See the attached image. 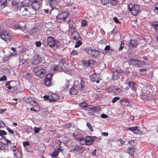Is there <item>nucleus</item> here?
I'll return each mask as SVG.
<instances>
[{"mask_svg": "<svg viewBox=\"0 0 158 158\" xmlns=\"http://www.w3.org/2000/svg\"><path fill=\"white\" fill-rule=\"evenodd\" d=\"M124 41L122 40L121 41L120 45L118 49V50H117L116 52H118V51L119 52L121 50H122L123 48L124 47Z\"/></svg>", "mask_w": 158, "mask_h": 158, "instance_id": "32", "label": "nucleus"}, {"mask_svg": "<svg viewBox=\"0 0 158 158\" xmlns=\"http://www.w3.org/2000/svg\"><path fill=\"white\" fill-rule=\"evenodd\" d=\"M69 26L73 25L74 24V21L72 19H70L68 21Z\"/></svg>", "mask_w": 158, "mask_h": 158, "instance_id": "58", "label": "nucleus"}, {"mask_svg": "<svg viewBox=\"0 0 158 158\" xmlns=\"http://www.w3.org/2000/svg\"><path fill=\"white\" fill-rule=\"evenodd\" d=\"M6 80V77L5 75H3L0 77V81H4Z\"/></svg>", "mask_w": 158, "mask_h": 158, "instance_id": "54", "label": "nucleus"}, {"mask_svg": "<svg viewBox=\"0 0 158 158\" xmlns=\"http://www.w3.org/2000/svg\"><path fill=\"white\" fill-rule=\"evenodd\" d=\"M73 40L77 41L78 40H81L82 39L79 35V33L77 31L71 33Z\"/></svg>", "mask_w": 158, "mask_h": 158, "instance_id": "16", "label": "nucleus"}, {"mask_svg": "<svg viewBox=\"0 0 158 158\" xmlns=\"http://www.w3.org/2000/svg\"><path fill=\"white\" fill-rule=\"evenodd\" d=\"M59 152V151L58 150H55L52 154V157H53L57 156L58 155Z\"/></svg>", "mask_w": 158, "mask_h": 158, "instance_id": "40", "label": "nucleus"}, {"mask_svg": "<svg viewBox=\"0 0 158 158\" xmlns=\"http://www.w3.org/2000/svg\"><path fill=\"white\" fill-rule=\"evenodd\" d=\"M83 50L89 56H90L91 52H92V49L88 47H85L83 48Z\"/></svg>", "mask_w": 158, "mask_h": 158, "instance_id": "34", "label": "nucleus"}, {"mask_svg": "<svg viewBox=\"0 0 158 158\" xmlns=\"http://www.w3.org/2000/svg\"><path fill=\"white\" fill-rule=\"evenodd\" d=\"M13 154L15 158H22V156L21 153L19 152L18 150L16 151L13 152Z\"/></svg>", "mask_w": 158, "mask_h": 158, "instance_id": "29", "label": "nucleus"}, {"mask_svg": "<svg viewBox=\"0 0 158 158\" xmlns=\"http://www.w3.org/2000/svg\"><path fill=\"white\" fill-rule=\"evenodd\" d=\"M152 26L155 31L158 33V22H154L152 23Z\"/></svg>", "mask_w": 158, "mask_h": 158, "instance_id": "28", "label": "nucleus"}, {"mask_svg": "<svg viewBox=\"0 0 158 158\" xmlns=\"http://www.w3.org/2000/svg\"><path fill=\"white\" fill-rule=\"evenodd\" d=\"M117 144L119 146H122L125 143V141L121 139H118L116 141Z\"/></svg>", "mask_w": 158, "mask_h": 158, "instance_id": "37", "label": "nucleus"}, {"mask_svg": "<svg viewBox=\"0 0 158 158\" xmlns=\"http://www.w3.org/2000/svg\"><path fill=\"white\" fill-rule=\"evenodd\" d=\"M121 70L116 71L114 73L112 77V79L113 80L115 81L117 80L120 76V73H121Z\"/></svg>", "mask_w": 158, "mask_h": 158, "instance_id": "18", "label": "nucleus"}, {"mask_svg": "<svg viewBox=\"0 0 158 158\" xmlns=\"http://www.w3.org/2000/svg\"><path fill=\"white\" fill-rule=\"evenodd\" d=\"M127 152L130 156H133L135 152V148L133 147L129 148L127 150Z\"/></svg>", "mask_w": 158, "mask_h": 158, "instance_id": "27", "label": "nucleus"}, {"mask_svg": "<svg viewBox=\"0 0 158 158\" xmlns=\"http://www.w3.org/2000/svg\"><path fill=\"white\" fill-rule=\"evenodd\" d=\"M23 146L25 147L26 146L29 145V143L28 142L25 141L23 142Z\"/></svg>", "mask_w": 158, "mask_h": 158, "instance_id": "61", "label": "nucleus"}, {"mask_svg": "<svg viewBox=\"0 0 158 158\" xmlns=\"http://www.w3.org/2000/svg\"><path fill=\"white\" fill-rule=\"evenodd\" d=\"M113 19L115 23H120V22L118 21L117 17H114L113 18Z\"/></svg>", "mask_w": 158, "mask_h": 158, "instance_id": "59", "label": "nucleus"}, {"mask_svg": "<svg viewBox=\"0 0 158 158\" xmlns=\"http://www.w3.org/2000/svg\"><path fill=\"white\" fill-rule=\"evenodd\" d=\"M82 63L86 67L90 66L92 65L94 63V61L91 60H84L82 61Z\"/></svg>", "mask_w": 158, "mask_h": 158, "instance_id": "21", "label": "nucleus"}, {"mask_svg": "<svg viewBox=\"0 0 158 158\" xmlns=\"http://www.w3.org/2000/svg\"><path fill=\"white\" fill-rule=\"evenodd\" d=\"M76 28L74 25L69 26V30L71 33L76 31Z\"/></svg>", "mask_w": 158, "mask_h": 158, "instance_id": "35", "label": "nucleus"}, {"mask_svg": "<svg viewBox=\"0 0 158 158\" xmlns=\"http://www.w3.org/2000/svg\"><path fill=\"white\" fill-rule=\"evenodd\" d=\"M100 79V76L98 74L95 73L90 77L91 80L93 82H96L97 83H99Z\"/></svg>", "mask_w": 158, "mask_h": 158, "instance_id": "14", "label": "nucleus"}, {"mask_svg": "<svg viewBox=\"0 0 158 158\" xmlns=\"http://www.w3.org/2000/svg\"><path fill=\"white\" fill-rule=\"evenodd\" d=\"M33 1V0H25L23 5L28 8L31 7Z\"/></svg>", "mask_w": 158, "mask_h": 158, "instance_id": "23", "label": "nucleus"}, {"mask_svg": "<svg viewBox=\"0 0 158 158\" xmlns=\"http://www.w3.org/2000/svg\"><path fill=\"white\" fill-rule=\"evenodd\" d=\"M43 44L45 47L48 46L51 48H52L56 46L58 48L60 45V42L56 40L52 37L49 36L47 38V43L44 42Z\"/></svg>", "mask_w": 158, "mask_h": 158, "instance_id": "1", "label": "nucleus"}, {"mask_svg": "<svg viewBox=\"0 0 158 158\" xmlns=\"http://www.w3.org/2000/svg\"><path fill=\"white\" fill-rule=\"evenodd\" d=\"M69 15V13L68 11H64L56 16L57 20L59 22H64L66 18Z\"/></svg>", "mask_w": 158, "mask_h": 158, "instance_id": "4", "label": "nucleus"}, {"mask_svg": "<svg viewBox=\"0 0 158 158\" xmlns=\"http://www.w3.org/2000/svg\"><path fill=\"white\" fill-rule=\"evenodd\" d=\"M101 3L103 5H105L107 4L109 2V0H101Z\"/></svg>", "mask_w": 158, "mask_h": 158, "instance_id": "49", "label": "nucleus"}, {"mask_svg": "<svg viewBox=\"0 0 158 158\" xmlns=\"http://www.w3.org/2000/svg\"><path fill=\"white\" fill-rule=\"evenodd\" d=\"M79 105V107L81 108L82 109L89 111V107H90V105H87V103L85 101H84L80 103Z\"/></svg>", "mask_w": 158, "mask_h": 158, "instance_id": "12", "label": "nucleus"}, {"mask_svg": "<svg viewBox=\"0 0 158 158\" xmlns=\"http://www.w3.org/2000/svg\"><path fill=\"white\" fill-rule=\"evenodd\" d=\"M135 84V83L132 82H130L128 83V86L129 88L132 89L134 91L136 90V89H135L134 88Z\"/></svg>", "mask_w": 158, "mask_h": 158, "instance_id": "36", "label": "nucleus"}, {"mask_svg": "<svg viewBox=\"0 0 158 158\" xmlns=\"http://www.w3.org/2000/svg\"><path fill=\"white\" fill-rule=\"evenodd\" d=\"M126 130L131 131L135 134H140L142 132V131L139 129V127L137 126L127 127L126 128Z\"/></svg>", "mask_w": 158, "mask_h": 158, "instance_id": "9", "label": "nucleus"}, {"mask_svg": "<svg viewBox=\"0 0 158 158\" xmlns=\"http://www.w3.org/2000/svg\"><path fill=\"white\" fill-rule=\"evenodd\" d=\"M43 0H33L31 6V8L35 11L38 10L42 6Z\"/></svg>", "mask_w": 158, "mask_h": 158, "instance_id": "5", "label": "nucleus"}, {"mask_svg": "<svg viewBox=\"0 0 158 158\" xmlns=\"http://www.w3.org/2000/svg\"><path fill=\"white\" fill-rule=\"evenodd\" d=\"M35 44L36 46L40 47L41 45V43L40 41H36Z\"/></svg>", "mask_w": 158, "mask_h": 158, "instance_id": "62", "label": "nucleus"}, {"mask_svg": "<svg viewBox=\"0 0 158 158\" xmlns=\"http://www.w3.org/2000/svg\"><path fill=\"white\" fill-rule=\"evenodd\" d=\"M48 6V7L47 9H44L43 10L45 13L47 14H49L51 13L52 11L54 8L50 6Z\"/></svg>", "mask_w": 158, "mask_h": 158, "instance_id": "31", "label": "nucleus"}, {"mask_svg": "<svg viewBox=\"0 0 158 158\" xmlns=\"http://www.w3.org/2000/svg\"><path fill=\"white\" fill-rule=\"evenodd\" d=\"M12 5L14 6H15L17 10H19L21 6H22V4L15 0H12L11 2Z\"/></svg>", "mask_w": 158, "mask_h": 158, "instance_id": "17", "label": "nucleus"}, {"mask_svg": "<svg viewBox=\"0 0 158 158\" xmlns=\"http://www.w3.org/2000/svg\"><path fill=\"white\" fill-rule=\"evenodd\" d=\"M69 81L67 80H66V82L65 83V88L64 89H67L68 88H69Z\"/></svg>", "mask_w": 158, "mask_h": 158, "instance_id": "55", "label": "nucleus"}, {"mask_svg": "<svg viewBox=\"0 0 158 158\" xmlns=\"http://www.w3.org/2000/svg\"><path fill=\"white\" fill-rule=\"evenodd\" d=\"M54 96H55L56 97V98H54V96H52L51 98H49V96L48 95H44V98L46 99L49 100H50V102H51L52 101L54 102H56L57 101V99L59 98V96L58 95H54Z\"/></svg>", "mask_w": 158, "mask_h": 158, "instance_id": "22", "label": "nucleus"}, {"mask_svg": "<svg viewBox=\"0 0 158 158\" xmlns=\"http://www.w3.org/2000/svg\"><path fill=\"white\" fill-rule=\"evenodd\" d=\"M123 88H116L113 89L112 90V92L115 95H117L122 92Z\"/></svg>", "mask_w": 158, "mask_h": 158, "instance_id": "25", "label": "nucleus"}, {"mask_svg": "<svg viewBox=\"0 0 158 158\" xmlns=\"http://www.w3.org/2000/svg\"><path fill=\"white\" fill-rule=\"evenodd\" d=\"M78 90H80V85H74L70 89L69 93L71 94L75 95L77 93Z\"/></svg>", "mask_w": 158, "mask_h": 158, "instance_id": "10", "label": "nucleus"}, {"mask_svg": "<svg viewBox=\"0 0 158 158\" xmlns=\"http://www.w3.org/2000/svg\"><path fill=\"white\" fill-rule=\"evenodd\" d=\"M13 83L15 84L16 83V82L15 81H11L10 82V83H9L6 84L5 86L9 89H11V87L13 85Z\"/></svg>", "mask_w": 158, "mask_h": 158, "instance_id": "33", "label": "nucleus"}, {"mask_svg": "<svg viewBox=\"0 0 158 158\" xmlns=\"http://www.w3.org/2000/svg\"><path fill=\"white\" fill-rule=\"evenodd\" d=\"M127 8L131 15L134 16L138 15L140 12V7L137 4L133 5L130 3L127 5Z\"/></svg>", "mask_w": 158, "mask_h": 158, "instance_id": "2", "label": "nucleus"}, {"mask_svg": "<svg viewBox=\"0 0 158 158\" xmlns=\"http://www.w3.org/2000/svg\"><path fill=\"white\" fill-rule=\"evenodd\" d=\"M6 146V144L1 142H0V150L5 148Z\"/></svg>", "mask_w": 158, "mask_h": 158, "instance_id": "46", "label": "nucleus"}, {"mask_svg": "<svg viewBox=\"0 0 158 158\" xmlns=\"http://www.w3.org/2000/svg\"><path fill=\"white\" fill-rule=\"evenodd\" d=\"M82 148V146L81 145H77L73 149L72 151L75 153L79 152L81 150Z\"/></svg>", "mask_w": 158, "mask_h": 158, "instance_id": "26", "label": "nucleus"}, {"mask_svg": "<svg viewBox=\"0 0 158 158\" xmlns=\"http://www.w3.org/2000/svg\"><path fill=\"white\" fill-rule=\"evenodd\" d=\"M6 130L7 131L11 134H13L14 133L13 131L9 127H6Z\"/></svg>", "mask_w": 158, "mask_h": 158, "instance_id": "57", "label": "nucleus"}, {"mask_svg": "<svg viewBox=\"0 0 158 158\" xmlns=\"http://www.w3.org/2000/svg\"><path fill=\"white\" fill-rule=\"evenodd\" d=\"M53 73H50L48 74L45 76L44 80V84L47 87L50 86L52 85V76Z\"/></svg>", "mask_w": 158, "mask_h": 158, "instance_id": "6", "label": "nucleus"}, {"mask_svg": "<svg viewBox=\"0 0 158 158\" xmlns=\"http://www.w3.org/2000/svg\"><path fill=\"white\" fill-rule=\"evenodd\" d=\"M128 62L130 65L138 67H142L145 64V62L143 61L133 59L129 60Z\"/></svg>", "mask_w": 158, "mask_h": 158, "instance_id": "3", "label": "nucleus"}, {"mask_svg": "<svg viewBox=\"0 0 158 158\" xmlns=\"http://www.w3.org/2000/svg\"><path fill=\"white\" fill-rule=\"evenodd\" d=\"M89 108V111H92L93 113H98L101 110L99 106H93L92 105H91Z\"/></svg>", "mask_w": 158, "mask_h": 158, "instance_id": "20", "label": "nucleus"}, {"mask_svg": "<svg viewBox=\"0 0 158 158\" xmlns=\"http://www.w3.org/2000/svg\"><path fill=\"white\" fill-rule=\"evenodd\" d=\"M41 130V127H35L34 128V131L35 133H38Z\"/></svg>", "mask_w": 158, "mask_h": 158, "instance_id": "48", "label": "nucleus"}, {"mask_svg": "<svg viewBox=\"0 0 158 158\" xmlns=\"http://www.w3.org/2000/svg\"><path fill=\"white\" fill-rule=\"evenodd\" d=\"M120 98L119 97H115L112 100V102L113 103H115L117 100H119Z\"/></svg>", "mask_w": 158, "mask_h": 158, "instance_id": "50", "label": "nucleus"}, {"mask_svg": "<svg viewBox=\"0 0 158 158\" xmlns=\"http://www.w3.org/2000/svg\"><path fill=\"white\" fill-rule=\"evenodd\" d=\"M25 78L27 79H29L32 77V75L29 73H27L25 76Z\"/></svg>", "mask_w": 158, "mask_h": 158, "instance_id": "52", "label": "nucleus"}, {"mask_svg": "<svg viewBox=\"0 0 158 158\" xmlns=\"http://www.w3.org/2000/svg\"><path fill=\"white\" fill-rule=\"evenodd\" d=\"M138 45V41L135 40H131L130 42L129 46L134 48L136 47Z\"/></svg>", "mask_w": 158, "mask_h": 158, "instance_id": "24", "label": "nucleus"}, {"mask_svg": "<svg viewBox=\"0 0 158 158\" xmlns=\"http://www.w3.org/2000/svg\"><path fill=\"white\" fill-rule=\"evenodd\" d=\"M43 58L40 57L39 55H36L34 56L32 64L37 65L42 62Z\"/></svg>", "mask_w": 158, "mask_h": 158, "instance_id": "11", "label": "nucleus"}, {"mask_svg": "<svg viewBox=\"0 0 158 158\" xmlns=\"http://www.w3.org/2000/svg\"><path fill=\"white\" fill-rule=\"evenodd\" d=\"M7 133L4 130H0V136H3L6 135Z\"/></svg>", "mask_w": 158, "mask_h": 158, "instance_id": "53", "label": "nucleus"}, {"mask_svg": "<svg viewBox=\"0 0 158 158\" xmlns=\"http://www.w3.org/2000/svg\"><path fill=\"white\" fill-rule=\"evenodd\" d=\"M87 127H88L89 129L90 130L91 132L93 131V129L92 128V126L90 123L87 122L86 123Z\"/></svg>", "mask_w": 158, "mask_h": 158, "instance_id": "47", "label": "nucleus"}, {"mask_svg": "<svg viewBox=\"0 0 158 158\" xmlns=\"http://www.w3.org/2000/svg\"><path fill=\"white\" fill-rule=\"evenodd\" d=\"M85 82L83 80H81L80 81V90L81 92H82L85 89Z\"/></svg>", "mask_w": 158, "mask_h": 158, "instance_id": "30", "label": "nucleus"}, {"mask_svg": "<svg viewBox=\"0 0 158 158\" xmlns=\"http://www.w3.org/2000/svg\"><path fill=\"white\" fill-rule=\"evenodd\" d=\"M74 137L75 139L80 142H82L83 140H84V138L82 137H79L78 135H76Z\"/></svg>", "mask_w": 158, "mask_h": 158, "instance_id": "42", "label": "nucleus"}, {"mask_svg": "<svg viewBox=\"0 0 158 158\" xmlns=\"http://www.w3.org/2000/svg\"><path fill=\"white\" fill-rule=\"evenodd\" d=\"M110 3L111 5L114 6L117 4V0H110Z\"/></svg>", "mask_w": 158, "mask_h": 158, "instance_id": "45", "label": "nucleus"}, {"mask_svg": "<svg viewBox=\"0 0 158 158\" xmlns=\"http://www.w3.org/2000/svg\"><path fill=\"white\" fill-rule=\"evenodd\" d=\"M54 69L55 70H58V71H60L62 69V67L60 66H55L54 67Z\"/></svg>", "mask_w": 158, "mask_h": 158, "instance_id": "51", "label": "nucleus"}, {"mask_svg": "<svg viewBox=\"0 0 158 158\" xmlns=\"http://www.w3.org/2000/svg\"><path fill=\"white\" fill-rule=\"evenodd\" d=\"M87 24V22L85 20H82L81 21V26L83 27L85 26Z\"/></svg>", "mask_w": 158, "mask_h": 158, "instance_id": "44", "label": "nucleus"}, {"mask_svg": "<svg viewBox=\"0 0 158 158\" xmlns=\"http://www.w3.org/2000/svg\"><path fill=\"white\" fill-rule=\"evenodd\" d=\"M127 102H128V100L125 98H122V99L120 100L119 103L122 105H124L127 103Z\"/></svg>", "mask_w": 158, "mask_h": 158, "instance_id": "39", "label": "nucleus"}, {"mask_svg": "<svg viewBox=\"0 0 158 158\" xmlns=\"http://www.w3.org/2000/svg\"><path fill=\"white\" fill-rule=\"evenodd\" d=\"M19 11H20V14L23 16H28L31 15V13L28 10L27 7L22 5Z\"/></svg>", "mask_w": 158, "mask_h": 158, "instance_id": "8", "label": "nucleus"}, {"mask_svg": "<svg viewBox=\"0 0 158 158\" xmlns=\"http://www.w3.org/2000/svg\"><path fill=\"white\" fill-rule=\"evenodd\" d=\"M14 84L15 85L13 86L12 85L11 89L12 90L13 92L14 93L16 92L17 89V86L15 85L16 84V83L15 84Z\"/></svg>", "mask_w": 158, "mask_h": 158, "instance_id": "43", "label": "nucleus"}, {"mask_svg": "<svg viewBox=\"0 0 158 158\" xmlns=\"http://www.w3.org/2000/svg\"><path fill=\"white\" fill-rule=\"evenodd\" d=\"M46 71L44 69L41 68L35 75L39 77H43L45 74Z\"/></svg>", "mask_w": 158, "mask_h": 158, "instance_id": "19", "label": "nucleus"}, {"mask_svg": "<svg viewBox=\"0 0 158 158\" xmlns=\"http://www.w3.org/2000/svg\"><path fill=\"white\" fill-rule=\"evenodd\" d=\"M81 40H78L77 41L76 43L74 46L75 48H78L82 44V43Z\"/></svg>", "mask_w": 158, "mask_h": 158, "instance_id": "38", "label": "nucleus"}, {"mask_svg": "<svg viewBox=\"0 0 158 158\" xmlns=\"http://www.w3.org/2000/svg\"><path fill=\"white\" fill-rule=\"evenodd\" d=\"M97 139V138L95 136H87L86 138L84 140H83L82 143H81L82 144H84L85 143L86 145H89L91 144L95 140Z\"/></svg>", "mask_w": 158, "mask_h": 158, "instance_id": "7", "label": "nucleus"}, {"mask_svg": "<svg viewBox=\"0 0 158 158\" xmlns=\"http://www.w3.org/2000/svg\"><path fill=\"white\" fill-rule=\"evenodd\" d=\"M101 118H106L108 117V116L104 114H102L101 115Z\"/></svg>", "mask_w": 158, "mask_h": 158, "instance_id": "64", "label": "nucleus"}, {"mask_svg": "<svg viewBox=\"0 0 158 158\" xmlns=\"http://www.w3.org/2000/svg\"><path fill=\"white\" fill-rule=\"evenodd\" d=\"M57 3V0H48L46 2V5L50 6L54 8Z\"/></svg>", "mask_w": 158, "mask_h": 158, "instance_id": "15", "label": "nucleus"}, {"mask_svg": "<svg viewBox=\"0 0 158 158\" xmlns=\"http://www.w3.org/2000/svg\"><path fill=\"white\" fill-rule=\"evenodd\" d=\"M14 28L15 29H20L21 28V27L19 26V24L14 25Z\"/></svg>", "mask_w": 158, "mask_h": 158, "instance_id": "60", "label": "nucleus"}, {"mask_svg": "<svg viewBox=\"0 0 158 158\" xmlns=\"http://www.w3.org/2000/svg\"><path fill=\"white\" fill-rule=\"evenodd\" d=\"M157 5V4L156 5L154 10V11L156 13H158V7L156 6Z\"/></svg>", "mask_w": 158, "mask_h": 158, "instance_id": "63", "label": "nucleus"}, {"mask_svg": "<svg viewBox=\"0 0 158 158\" xmlns=\"http://www.w3.org/2000/svg\"><path fill=\"white\" fill-rule=\"evenodd\" d=\"M77 52L75 50H73L71 53V55L72 56H75L77 55Z\"/></svg>", "mask_w": 158, "mask_h": 158, "instance_id": "56", "label": "nucleus"}, {"mask_svg": "<svg viewBox=\"0 0 158 158\" xmlns=\"http://www.w3.org/2000/svg\"><path fill=\"white\" fill-rule=\"evenodd\" d=\"M101 52L95 49H92L90 56L93 58H98L100 55Z\"/></svg>", "mask_w": 158, "mask_h": 158, "instance_id": "13", "label": "nucleus"}, {"mask_svg": "<svg viewBox=\"0 0 158 158\" xmlns=\"http://www.w3.org/2000/svg\"><path fill=\"white\" fill-rule=\"evenodd\" d=\"M42 68L40 66H37L35 67L34 69V72L35 74H37L38 72H39V71Z\"/></svg>", "mask_w": 158, "mask_h": 158, "instance_id": "41", "label": "nucleus"}]
</instances>
